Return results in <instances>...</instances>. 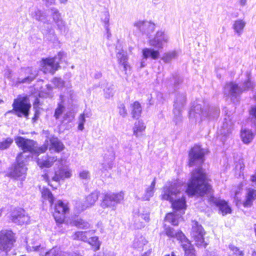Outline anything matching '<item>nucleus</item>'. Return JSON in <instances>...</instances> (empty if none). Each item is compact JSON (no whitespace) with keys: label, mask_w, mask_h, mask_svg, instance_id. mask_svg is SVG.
Segmentation results:
<instances>
[{"label":"nucleus","mask_w":256,"mask_h":256,"mask_svg":"<svg viewBox=\"0 0 256 256\" xmlns=\"http://www.w3.org/2000/svg\"><path fill=\"white\" fill-rule=\"evenodd\" d=\"M15 242L14 234L11 230L0 231V250L6 252L10 250Z\"/></svg>","instance_id":"nucleus-7"},{"label":"nucleus","mask_w":256,"mask_h":256,"mask_svg":"<svg viewBox=\"0 0 256 256\" xmlns=\"http://www.w3.org/2000/svg\"><path fill=\"white\" fill-rule=\"evenodd\" d=\"M119 114L122 117L125 118L128 114L127 110L123 103H120L118 106Z\"/></svg>","instance_id":"nucleus-50"},{"label":"nucleus","mask_w":256,"mask_h":256,"mask_svg":"<svg viewBox=\"0 0 256 256\" xmlns=\"http://www.w3.org/2000/svg\"><path fill=\"white\" fill-rule=\"evenodd\" d=\"M115 158V154L114 152L112 150L108 154H105L104 156V162L102 164L104 166L105 169L107 168H111L113 164V161Z\"/></svg>","instance_id":"nucleus-29"},{"label":"nucleus","mask_w":256,"mask_h":256,"mask_svg":"<svg viewBox=\"0 0 256 256\" xmlns=\"http://www.w3.org/2000/svg\"><path fill=\"white\" fill-rule=\"evenodd\" d=\"M166 234L172 238L176 237L181 244L188 239L182 232H176L173 228L168 227L165 229Z\"/></svg>","instance_id":"nucleus-23"},{"label":"nucleus","mask_w":256,"mask_h":256,"mask_svg":"<svg viewBox=\"0 0 256 256\" xmlns=\"http://www.w3.org/2000/svg\"><path fill=\"white\" fill-rule=\"evenodd\" d=\"M130 107L132 118H138L140 116L142 110L140 104L137 101L134 102L131 104Z\"/></svg>","instance_id":"nucleus-37"},{"label":"nucleus","mask_w":256,"mask_h":256,"mask_svg":"<svg viewBox=\"0 0 256 256\" xmlns=\"http://www.w3.org/2000/svg\"><path fill=\"white\" fill-rule=\"evenodd\" d=\"M103 197L101 202V206L104 208H110L114 210L117 205L124 200V192L118 193L106 192L102 194Z\"/></svg>","instance_id":"nucleus-4"},{"label":"nucleus","mask_w":256,"mask_h":256,"mask_svg":"<svg viewBox=\"0 0 256 256\" xmlns=\"http://www.w3.org/2000/svg\"><path fill=\"white\" fill-rule=\"evenodd\" d=\"M148 241L142 236L137 234L134 240L132 246L134 248L141 250L146 245Z\"/></svg>","instance_id":"nucleus-30"},{"label":"nucleus","mask_w":256,"mask_h":256,"mask_svg":"<svg viewBox=\"0 0 256 256\" xmlns=\"http://www.w3.org/2000/svg\"><path fill=\"white\" fill-rule=\"evenodd\" d=\"M247 0H240V4L241 6H244L246 4Z\"/></svg>","instance_id":"nucleus-64"},{"label":"nucleus","mask_w":256,"mask_h":256,"mask_svg":"<svg viewBox=\"0 0 256 256\" xmlns=\"http://www.w3.org/2000/svg\"><path fill=\"white\" fill-rule=\"evenodd\" d=\"M41 194L42 199L44 200H48L50 206H52L54 198L50 190L46 188L43 187L41 190Z\"/></svg>","instance_id":"nucleus-35"},{"label":"nucleus","mask_w":256,"mask_h":256,"mask_svg":"<svg viewBox=\"0 0 256 256\" xmlns=\"http://www.w3.org/2000/svg\"><path fill=\"white\" fill-rule=\"evenodd\" d=\"M56 160L55 157H48L47 156L44 157V158L40 159L38 158V164L41 167L49 168L52 166V162Z\"/></svg>","instance_id":"nucleus-31"},{"label":"nucleus","mask_w":256,"mask_h":256,"mask_svg":"<svg viewBox=\"0 0 256 256\" xmlns=\"http://www.w3.org/2000/svg\"><path fill=\"white\" fill-rule=\"evenodd\" d=\"M138 220H144V222H148L150 220L149 214H143L140 212V214L138 215Z\"/></svg>","instance_id":"nucleus-57"},{"label":"nucleus","mask_w":256,"mask_h":256,"mask_svg":"<svg viewBox=\"0 0 256 256\" xmlns=\"http://www.w3.org/2000/svg\"><path fill=\"white\" fill-rule=\"evenodd\" d=\"M99 195V192L94 191L92 192L89 196L86 197L85 205L82 206L80 211H83L87 208L91 206L94 205L96 202L98 200Z\"/></svg>","instance_id":"nucleus-24"},{"label":"nucleus","mask_w":256,"mask_h":256,"mask_svg":"<svg viewBox=\"0 0 256 256\" xmlns=\"http://www.w3.org/2000/svg\"><path fill=\"white\" fill-rule=\"evenodd\" d=\"M186 102V96L184 92H178L176 94L174 101V108H182Z\"/></svg>","instance_id":"nucleus-26"},{"label":"nucleus","mask_w":256,"mask_h":256,"mask_svg":"<svg viewBox=\"0 0 256 256\" xmlns=\"http://www.w3.org/2000/svg\"><path fill=\"white\" fill-rule=\"evenodd\" d=\"M252 120L256 124V106H252L250 110Z\"/></svg>","instance_id":"nucleus-56"},{"label":"nucleus","mask_w":256,"mask_h":256,"mask_svg":"<svg viewBox=\"0 0 256 256\" xmlns=\"http://www.w3.org/2000/svg\"><path fill=\"white\" fill-rule=\"evenodd\" d=\"M116 58L119 64L122 66L125 74H128L130 72L131 68L128 62L126 53L121 50L117 52Z\"/></svg>","instance_id":"nucleus-17"},{"label":"nucleus","mask_w":256,"mask_h":256,"mask_svg":"<svg viewBox=\"0 0 256 256\" xmlns=\"http://www.w3.org/2000/svg\"><path fill=\"white\" fill-rule=\"evenodd\" d=\"M255 200H256V190L250 188H246L245 200L242 203L244 206L246 208L252 206Z\"/></svg>","instance_id":"nucleus-20"},{"label":"nucleus","mask_w":256,"mask_h":256,"mask_svg":"<svg viewBox=\"0 0 256 256\" xmlns=\"http://www.w3.org/2000/svg\"><path fill=\"white\" fill-rule=\"evenodd\" d=\"M50 145L49 150L52 152H58L62 150L64 148L63 144L57 138H51L50 139Z\"/></svg>","instance_id":"nucleus-22"},{"label":"nucleus","mask_w":256,"mask_h":256,"mask_svg":"<svg viewBox=\"0 0 256 256\" xmlns=\"http://www.w3.org/2000/svg\"><path fill=\"white\" fill-rule=\"evenodd\" d=\"M205 232L202 226L197 222H194L190 232L192 238L195 241V244L198 246H204L206 248L208 244L204 242V236Z\"/></svg>","instance_id":"nucleus-8"},{"label":"nucleus","mask_w":256,"mask_h":256,"mask_svg":"<svg viewBox=\"0 0 256 256\" xmlns=\"http://www.w3.org/2000/svg\"><path fill=\"white\" fill-rule=\"evenodd\" d=\"M31 14L32 18L36 20L42 22L44 24H51L50 18L44 12L38 9L32 12Z\"/></svg>","instance_id":"nucleus-21"},{"label":"nucleus","mask_w":256,"mask_h":256,"mask_svg":"<svg viewBox=\"0 0 256 256\" xmlns=\"http://www.w3.org/2000/svg\"><path fill=\"white\" fill-rule=\"evenodd\" d=\"M40 247V245L32 246H28L27 250H28L30 251V252L31 251H38V250H39Z\"/></svg>","instance_id":"nucleus-58"},{"label":"nucleus","mask_w":256,"mask_h":256,"mask_svg":"<svg viewBox=\"0 0 256 256\" xmlns=\"http://www.w3.org/2000/svg\"><path fill=\"white\" fill-rule=\"evenodd\" d=\"M254 88V84L252 82L250 78H248V79L244 82L242 86L240 87V89L242 90V94L246 91L252 90Z\"/></svg>","instance_id":"nucleus-44"},{"label":"nucleus","mask_w":256,"mask_h":256,"mask_svg":"<svg viewBox=\"0 0 256 256\" xmlns=\"http://www.w3.org/2000/svg\"><path fill=\"white\" fill-rule=\"evenodd\" d=\"M44 256H60V251L58 248L54 247L46 252Z\"/></svg>","instance_id":"nucleus-54"},{"label":"nucleus","mask_w":256,"mask_h":256,"mask_svg":"<svg viewBox=\"0 0 256 256\" xmlns=\"http://www.w3.org/2000/svg\"><path fill=\"white\" fill-rule=\"evenodd\" d=\"M12 106L14 110L18 116H28L30 104L28 102L26 97L24 96L15 100Z\"/></svg>","instance_id":"nucleus-9"},{"label":"nucleus","mask_w":256,"mask_h":256,"mask_svg":"<svg viewBox=\"0 0 256 256\" xmlns=\"http://www.w3.org/2000/svg\"><path fill=\"white\" fill-rule=\"evenodd\" d=\"M233 129V124L229 116L225 118L222 126L218 130V134L224 136H228Z\"/></svg>","instance_id":"nucleus-19"},{"label":"nucleus","mask_w":256,"mask_h":256,"mask_svg":"<svg viewBox=\"0 0 256 256\" xmlns=\"http://www.w3.org/2000/svg\"><path fill=\"white\" fill-rule=\"evenodd\" d=\"M50 177H44V180L48 182V184L53 188H56L59 185V182L63 177H51L52 181H50Z\"/></svg>","instance_id":"nucleus-43"},{"label":"nucleus","mask_w":256,"mask_h":256,"mask_svg":"<svg viewBox=\"0 0 256 256\" xmlns=\"http://www.w3.org/2000/svg\"><path fill=\"white\" fill-rule=\"evenodd\" d=\"M88 243L93 246L94 250H99L100 244L97 236L91 237L88 239Z\"/></svg>","instance_id":"nucleus-48"},{"label":"nucleus","mask_w":256,"mask_h":256,"mask_svg":"<svg viewBox=\"0 0 256 256\" xmlns=\"http://www.w3.org/2000/svg\"><path fill=\"white\" fill-rule=\"evenodd\" d=\"M160 52L158 50L152 48H146L142 50V56L144 59L150 57L152 59L156 60L158 58Z\"/></svg>","instance_id":"nucleus-33"},{"label":"nucleus","mask_w":256,"mask_h":256,"mask_svg":"<svg viewBox=\"0 0 256 256\" xmlns=\"http://www.w3.org/2000/svg\"><path fill=\"white\" fill-rule=\"evenodd\" d=\"M13 142L14 140L11 138L8 137L2 138L0 140V150H4L8 148Z\"/></svg>","instance_id":"nucleus-42"},{"label":"nucleus","mask_w":256,"mask_h":256,"mask_svg":"<svg viewBox=\"0 0 256 256\" xmlns=\"http://www.w3.org/2000/svg\"><path fill=\"white\" fill-rule=\"evenodd\" d=\"M54 22L57 25L58 29L64 32H67L65 22L62 20L61 14L59 10L56 8H52L48 10Z\"/></svg>","instance_id":"nucleus-14"},{"label":"nucleus","mask_w":256,"mask_h":256,"mask_svg":"<svg viewBox=\"0 0 256 256\" xmlns=\"http://www.w3.org/2000/svg\"><path fill=\"white\" fill-rule=\"evenodd\" d=\"M53 216L57 222L62 223L64 218L65 214L68 212L69 208L66 204L59 200L54 206Z\"/></svg>","instance_id":"nucleus-10"},{"label":"nucleus","mask_w":256,"mask_h":256,"mask_svg":"<svg viewBox=\"0 0 256 256\" xmlns=\"http://www.w3.org/2000/svg\"><path fill=\"white\" fill-rule=\"evenodd\" d=\"M181 246L185 252V256H196L194 248L188 239L182 242Z\"/></svg>","instance_id":"nucleus-32"},{"label":"nucleus","mask_w":256,"mask_h":256,"mask_svg":"<svg viewBox=\"0 0 256 256\" xmlns=\"http://www.w3.org/2000/svg\"><path fill=\"white\" fill-rule=\"evenodd\" d=\"M178 56V54L176 51L170 52L166 53L163 56L162 60L165 62H169L172 60L176 58Z\"/></svg>","instance_id":"nucleus-46"},{"label":"nucleus","mask_w":256,"mask_h":256,"mask_svg":"<svg viewBox=\"0 0 256 256\" xmlns=\"http://www.w3.org/2000/svg\"><path fill=\"white\" fill-rule=\"evenodd\" d=\"M155 184L156 179L154 178L150 186L146 189L145 194L142 196V199L143 200H148L153 196Z\"/></svg>","instance_id":"nucleus-36"},{"label":"nucleus","mask_w":256,"mask_h":256,"mask_svg":"<svg viewBox=\"0 0 256 256\" xmlns=\"http://www.w3.org/2000/svg\"><path fill=\"white\" fill-rule=\"evenodd\" d=\"M214 202L218 208L219 210L223 216L231 213L232 210L226 201L222 200H216Z\"/></svg>","instance_id":"nucleus-25"},{"label":"nucleus","mask_w":256,"mask_h":256,"mask_svg":"<svg viewBox=\"0 0 256 256\" xmlns=\"http://www.w3.org/2000/svg\"><path fill=\"white\" fill-rule=\"evenodd\" d=\"M145 129L146 126L144 122L142 120H138L134 123L133 128V134L137 138L141 136Z\"/></svg>","instance_id":"nucleus-27"},{"label":"nucleus","mask_w":256,"mask_h":256,"mask_svg":"<svg viewBox=\"0 0 256 256\" xmlns=\"http://www.w3.org/2000/svg\"><path fill=\"white\" fill-rule=\"evenodd\" d=\"M134 26L140 31L146 34L154 32L155 28L154 24L148 21H138L134 24Z\"/></svg>","instance_id":"nucleus-18"},{"label":"nucleus","mask_w":256,"mask_h":256,"mask_svg":"<svg viewBox=\"0 0 256 256\" xmlns=\"http://www.w3.org/2000/svg\"><path fill=\"white\" fill-rule=\"evenodd\" d=\"M104 27L107 31H108V22H109V18L108 16H106L104 20Z\"/></svg>","instance_id":"nucleus-61"},{"label":"nucleus","mask_w":256,"mask_h":256,"mask_svg":"<svg viewBox=\"0 0 256 256\" xmlns=\"http://www.w3.org/2000/svg\"><path fill=\"white\" fill-rule=\"evenodd\" d=\"M72 224L79 228L82 229H87L90 226V224L88 222L82 218H77L74 220L72 222Z\"/></svg>","instance_id":"nucleus-38"},{"label":"nucleus","mask_w":256,"mask_h":256,"mask_svg":"<svg viewBox=\"0 0 256 256\" xmlns=\"http://www.w3.org/2000/svg\"><path fill=\"white\" fill-rule=\"evenodd\" d=\"M208 152L207 149L202 148L200 146H194L189 152V166L202 165L205 161L204 156Z\"/></svg>","instance_id":"nucleus-6"},{"label":"nucleus","mask_w":256,"mask_h":256,"mask_svg":"<svg viewBox=\"0 0 256 256\" xmlns=\"http://www.w3.org/2000/svg\"><path fill=\"white\" fill-rule=\"evenodd\" d=\"M90 174L88 170H83L80 174V176H87Z\"/></svg>","instance_id":"nucleus-62"},{"label":"nucleus","mask_w":256,"mask_h":256,"mask_svg":"<svg viewBox=\"0 0 256 256\" xmlns=\"http://www.w3.org/2000/svg\"><path fill=\"white\" fill-rule=\"evenodd\" d=\"M206 173L205 170L201 168H198L196 169L192 173L191 176H206Z\"/></svg>","instance_id":"nucleus-53"},{"label":"nucleus","mask_w":256,"mask_h":256,"mask_svg":"<svg viewBox=\"0 0 256 256\" xmlns=\"http://www.w3.org/2000/svg\"><path fill=\"white\" fill-rule=\"evenodd\" d=\"M220 110L216 107H210L208 104L203 103L196 104L193 105L190 111V117L197 120H203L208 118L214 119L218 116Z\"/></svg>","instance_id":"nucleus-2"},{"label":"nucleus","mask_w":256,"mask_h":256,"mask_svg":"<svg viewBox=\"0 0 256 256\" xmlns=\"http://www.w3.org/2000/svg\"><path fill=\"white\" fill-rule=\"evenodd\" d=\"M72 175L71 170L67 166L62 168L58 174H56L55 176H70Z\"/></svg>","instance_id":"nucleus-49"},{"label":"nucleus","mask_w":256,"mask_h":256,"mask_svg":"<svg viewBox=\"0 0 256 256\" xmlns=\"http://www.w3.org/2000/svg\"><path fill=\"white\" fill-rule=\"evenodd\" d=\"M182 108H174L173 113L174 117L173 120L176 124H178L182 120Z\"/></svg>","instance_id":"nucleus-45"},{"label":"nucleus","mask_w":256,"mask_h":256,"mask_svg":"<svg viewBox=\"0 0 256 256\" xmlns=\"http://www.w3.org/2000/svg\"><path fill=\"white\" fill-rule=\"evenodd\" d=\"M168 36L160 30L157 32L154 38L150 40V46L158 48H162L164 44L168 40Z\"/></svg>","instance_id":"nucleus-13"},{"label":"nucleus","mask_w":256,"mask_h":256,"mask_svg":"<svg viewBox=\"0 0 256 256\" xmlns=\"http://www.w3.org/2000/svg\"><path fill=\"white\" fill-rule=\"evenodd\" d=\"M88 118L89 116L88 114H85L84 112L80 115L78 117V130L82 131L84 129V124L86 122L85 118Z\"/></svg>","instance_id":"nucleus-47"},{"label":"nucleus","mask_w":256,"mask_h":256,"mask_svg":"<svg viewBox=\"0 0 256 256\" xmlns=\"http://www.w3.org/2000/svg\"><path fill=\"white\" fill-rule=\"evenodd\" d=\"M246 24V22L243 20L238 19L234 21L232 24V28L235 33L238 36H241Z\"/></svg>","instance_id":"nucleus-28"},{"label":"nucleus","mask_w":256,"mask_h":256,"mask_svg":"<svg viewBox=\"0 0 256 256\" xmlns=\"http://www.w3.org/2000/svg\"><path fill=\"white\" fill-rule=\"evenodd\" d=\"M10 220L18 225H22L29 222L30 217L24 209L18 208L12 212Z\"/></svg>","instance_id":"nucleus-11"},{"label":"nucleus","mask_w":256,"mask_h":256,"mask_svg":"<svg viewBox=\"0 0 256 256\" xmlns=\"http://www.w3.org/2000/svg\"><path fill=\"white\" fill-rule=\"evenodd\" d=\"M104 96L106 98H110L114 96V90L112 86L104 88Z\"/></svg>","instance_id":"nucleus-51"},{"label":"nucleus","mask_w":256,"mask_h":256,"mask_svg":"<svg viewBox=\"0 0 256 256\" xmlns=\"http://www.w3.org/2000/svg\"><path fill=\"white\" fill-rule=\"evenodd\" d=\"M44 4L47 7L54 4L56 0H42Z\"/></svg>","instance_id":"nucleus-59"},{"label":"nucleus","mask_w":256,"mask_h":256,"mask_svg":"<svg viewBox=\"0 0 256 256\" xmlns=\"http://www.w3.org/2000/svg\"><path fill=\"white\" fill-rule=\"evenodd\" d=\"M250 180L252 182V186H256V177H252Z\"/></svg>","instance_id":"nucleus-63"},{"label":"nucleus","mask_w":256,"mask_h":256,"mask_svg":"<svg viewBox=\"0 0 256 256\" xmlns=\"http://www.w3.org/2000/svg\"><path fill=\"white\" fill-rule=\"evenodd\" d=\"M90 233V232H77L73 236L72 238L74 240H80L84 242L88 240V235Z\"/></svg>","instance_id":"nucleus-41"},{"label":"nucleus","mask_w":256,"mask_h":256,"mask_svg":"<svg viewBox=\"0 0 256 256\" xmlns=\"http://www.w3.org/2000/svg\"><path fill=\"white\" fill-rule=\"evenodd\" d=\"M229 253L230 255L234 256H244V253L243 250L240 249L234 245L229 246Z\"/></svg>","instance_id":"nucleus-40"},{"label":"nucleus","mask_w":256,"mask_h":256,"mask_svg":"<svg viewBox=\"0 0 256 256\" xmlns=\"http://www.w3.org/2000/svg\"><path fill=\"white\" fill-rule=\"evenodd\" d=\"M64 110V106L61 104H59L58 108L55 110L54 116L58 119L62 115Z\"/></svg>","instance_id":"nucleus-52"},{"label":"nucleus","mask_w":256,"mask_h":256,"mask_svg":"<svg viewBox=\"0 0 256 256\" xmlns=\"http://www.w3.org/2000/svg\"><path fill=\"white\" fill-rule=\"evenodd\" d=\"M22 72H24L28 76L24 78H18L17 82L18 83H26L29 84L35 79L38 75V72L36 70H34L32 68H24L22 70Z\"/></svg>","instance_id":"nucleus-16"},{"label":"nucleus","mask_w":256,"mask_h":256,"mask_svg":"<svg viewBox=\"0 0 256 256\" xmlns=\"http://www.w3.org/2000/svg\"><path fill=\"white\" fill-rule=\"evenodd\" d=\"M242 142L246 144L250 142L254 138V134L250 130H242L240 134Z\"/></svg>","instance_id":"nucleus-34"},{"label":"nucleus","mask_w":256,"mask_h":256,"mask_svg":"<svg viewBox=\"0 0 256 256\" xmlns=\"http://www.w3.org/2000/svg\"><path fill=\"white\" fill-rule=\"evenodd\" d=\"M16 143L18 146L22 150L23 158L24 156L28 157V156H24V154L29 152L30 154H39L46 152L48 149V142L46 140L44 144L39 148H38L36 143L33 140L26 139L22 136H18L15 139Z\"/></svg>","instance_id":"nucleus-3"},{"label":"nucleus","mask_w":256,"mask_h":256,"mask_svg":"<svg viewBox=\"0 0 256 256\" xmlns=\"http://www.w3.org/2000/svg\"><path fill=\"white\" fill-rule=\"evenodd\" d=\"M46 38L47 40H54L55 36L54 34V32H52L48 34H46Z\"/></svg>","instance_id":"nucleus-60"},{"label":"nucleus","mask_w":256,"mask_h":256,"mask_svg":"<svg viewBox=\"0 0 256 256\" xmlns=\"http://www.w3.org/2000/svg\"><path fill=\"white\" fill-rule=\"evenodd\" d=\"M64 55V52H59L54 58H43L40 63L42 70L45 74H53L60 68L59 64Z\"/></svg>","instance_id":"nucleus-5"},{"label":"nucleus","mask_w":256,"mask_h":256,"mask_svg":"<svg viewBox=\"0 0 256 256\" xmlns=\"http://www.w3.org/2000/svg\"><path fill=\"white\" fill-rule=\"evenodd\" d=\"M240 86L234 82H228L224 88V94L226 96L231 100L236 98L242 94Z\"/></svg>","instance_id":"nucleus-12"},{"label":"nucleus","mask_w":256,"mask_h":256,"mask_svg":"<svg viewBox=\"0 0 256 256\" xmlns=\"http://www.w3.org/2000/svg\"><path fill=\"white\" fill-rule=\"evenodd\" d=\"M206 178L191 177L186 185L178 180L172 182L168 186L164 187L162 199L169 200L172 208L176 210H184L186 206V198L182 196L176 199L178 194L186 188V192L189 196H203L208 192L210 194L211 186L206 182Z\"/></svg>","instance_id":"nucleus-1"},{"label":"nucleus","mask_w":256,"mask_h":256,"mask_svg":"<svg viewBox=\"0 0 256 256\" xmlns=\"http://www.w3.org/2000/svg\"><path fill=\"white\" fill-rule=\"evenodd\" d=\"M18 164L14 166V172L9 176H22L24 174L26 171V168L24 165V161L23 160L22 153H20L16 157Z\"/></svg>","instance_id":"nucleus-15"},{"label":"nucleus","mask_w":256,"mask_h":256,"mask_svg":"<svg viewBox=\"0 0 256 256\" xmlns=\"http://www.w3.org/2000/svg\"><path fill=\"white\" fill-rule=\"evenodd\" d=\"M52 82L58 88H62L64 86V82L60 78H55L52 80Z\"/></svg>","instance_id":"nucleus-55"},{"label":"nucleus","mask_w":256,"mask_h":256,"mask_svg":"<svg viewBox=\"0 0 256 256\" xmlns=\"http://www.w3.org/2000/svg\"><path fill=\"white\" fill-rule=\"evenodd\" d=\"M180 216L176 215L173 213H168L165 217V220L174 226H178V220L180 218Z\"/></svg>","instance_id":"nucleus-39"}]
</instances>
